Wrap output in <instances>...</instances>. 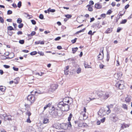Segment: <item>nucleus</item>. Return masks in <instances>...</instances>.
I'll use <instances>...</instances> for the list:
<instances>
[{
    "label": "nucleus",
    "mask_w": 132,
    "mask_h": 132,
    "mask_svg": "<svg viewBox=\"0 0 132 132\" xmlns=\"http://www.w3.org/2000/svg\"><path fill=\"white\" fill-rule=\"evenodd\" d=\"M106 14H102L100 16L102 17H103L104 18H105L106 16Z\"/></svg>",
    "instance_id": "64"
},
{
    "label": "nucleus",
    "mask_w": 132,
    "mask_h": 132,
    "mask_svg": "<svg viewBox=\"0 0 132 132\" xmlns=\"http://www.w3.org/2000/svg\"><path fill=\"white\" fill-rule=\"evenodd\" d=\"M121 30V29L119 27L118 28L117 30V32H119Z\"/></svg>",
    "instance_id": "60"
},
{
    "label": "nucleus",
    "mask_w": 132,
    "mask_h": 132,
    "mask_svg": "<svg viewBox=\"0 0 132 132\" xmlns=\"http://www.w3.org/2000/svg\"><path fill=\"white\" fill-rule=\"evenodd\" d=\"M36 34V32H35L34 31H32L31 33V36H33Z\"/></svg>",
    "instance_id": "57"
},
{
    "label": "nucleus",
    "mask_w": 132,
    "mask_h": 132,
    "mask_svg": "<svg viewBox=\"0 0 132 132\" xmlns=\"http://www.w3.org/2000/svg\"><path fill=\"white\" fill-rule=\"evenodd\" d=\"M112 31V30L111 28H109L105 31V33L106 34H108L110 33Z\"/></svg>",
    "instance_id": "19"
},
{
    "label": "nucleus",
    "mask_w": 132,
    "mask_h": 132,
    "mask_svg": "<svg viewBox=\"0 0 132 132\" xmlns=\"http://www.w3.org/2000/svg\"><path fill=\"white\" fill-rule=\"evenodd\" d=\"M26 121L28 123H30L31 122V121L30 120V117H28V119H27Z\"/></svg>",
    "instance_id": "41"
},
{
    "label": "nucleus",
    "mask_w": 132,
    "mask_h": 132,
    "mask_svg": "<svg viewBox=\"0 0 132 132\" xmlns=\"http://www.w3.org/2000/svg\"><path fill=\"white\" fill-rule=\"evenodd\" d=\"M116 86L119 89H123L125 87L123 81L122 80H119L116 84Z\"/></svg>",
    "instance_id": "3"
},
{
    "label": "nucleus",
    "mask_w": 132,
    "mask_h": 132,
    "mask_svg": "<svg viewBox=\"0 0 132 132\" xmlns=\"http://www.w3.org/2000/svg\"><path fill=\"white\" fill-rule=\"evenodd\" d=\"M12 32H11L10 31H8V33L10 36H11L12 34Z\"/></svg>",
    "instance_id": "62"
},
{
    "label": "nucleus",
    "mask_w": 132,
    "mask_h": 132,
    "mask_svg": "<svg viewBox=\"0 0 132 132\" xmlns=\"http://www.w3.org/2000/svg\"><path fill=\"white\" fill-rule=\"evenodd\" d=\"M53 127H54L55 128L57 129H60V128L59 126H58V124L57 123H55L53 125Z\"/></svg>",
    "instance_id": "22"
},
{
    "label": "nucleus",
    "mask_w": 132,
    "mask_h": 132,
    "mask_svg": "<svg viewBox=\"0 0 132 132\" xmlns=\"http://www.w3.org/2000/svg\"><path fill=\"white\" fill-rule=\"evenodd\" d=\"M4 117L6 118V119L8 120H11V116L10 115H6L5 116H4Z\"/></svg>",
    "instance_id": "15"
},
{
    "label": "nucleus",
    "mask_w": 132,
    "mask_h": 132,
    "mask_svg": "<svg viewBox=\"0 0 132 132\" xmlns=\"http://www.w3.org/2000/svg\"><path fill=\"white\" fill-rule=\"evenodd\" d=\"M65 16L68 18H70L72 17V15H71L67 14L65 15Z\"/></svg>",
    "instance_id": "40"
},
{
    "label": "nucleus",
    "mask_w": 132,
    "mask_h": 132,
    "mask_svg": "<svg viewBox=\"0 0 132 132\" xmlns=\"http://www.w3.org/2000/svg\"><path fill=\"white\" fill-rule=\"evenodd\" d=\"M86 7H88V10L89 11H93V8L91 7V5H87Z\"/></svg>",
    "instance_id": "21"
},
{
    "label": "nucleus",
    "mask_w": 132,
    "mask_h": 132,
    "mask_svg": "<svg viewBox=\"0 0 132 132\" xmlns=\"http://www.w3.org/2000/svg\"><path fill=\"white\" fill-rule=\"evenodd\" d=\"M49 122V120L48 119L46 118H44L43 120V122L44 123H47Z\"/></svg>",
    "instance_id": "13"
},
{
    "label": "nucleus",
    "mask_w": 132,
    "mask_h": 132,
    "mask_svg": "<svg viewBox=\"0 0 132 132\" xmlns=\"http://www.w3.org/2000/svg\"><path fill=\"white\" fill-rule=\"evenodd\" d=\"M107 107L108 109V110L107 111V114H108L110 113L111 112V110H110L109 109V105L107 106Z\"/></svg>",
    "instance_id": "32"
},
{
    "label": "nucleus",
    "mask_w": 132,
    "mask_h": 132,
    "mask_svg": "<svg viewBox=\"0 0 132 132\" xmlns=\"http://www.w3.org/2000/svg\"><path fill=\"white\" fill-rule=\"evenodd\" d=\"M35 93H37L38 94H42V92L40 91L39 90H37L35 92Z\"/></svg>",
    "instance_id": "61"
},
{
    "label": "nucleus",
    "mask_w": 132,
    "mask_h": 132,
    "mask_svg": "<svg viewBox=\"0 0 132 132\" xmlns=\"http://www.w3.org/2000/svg\"><path fill=\"white\" fill-rule=\"evenodd\" d=\"M4 67L6 68H10V66L7 65H4Z\"/></svg>",
    "instance_id": "55"
},
{
    "label": "nucleus",
    "mask_w": 132,
    "mask_h": 132,
    "mask_svg": "<svg viewBox=\"0 0 132 132\" xmlns=\"http://www.w3.org/2000/svg\"><path fill=\"white\" fill-rule=\"evenodd\" d=\"M69 97H67V102L66 103V104H69V105L71 104V102H70V101L69 100Z\"/></svg>",
    "instance_id": "25"
},
{
    "label": "nucleus",
    "mask_w": 132,
    "mask_h": 132,
    "mask_svg": "<svg viewBox=\"0 0 132 132\" xmlns=\"http://www.w3.org/2000/svg\"><path fill=\"white\" fill-rule=\"evenodd\" d=\"M13 70L15 71H18L19 69L18 68H15L14 67H13Z\"/></svg>",
    "instance_id": "56"
},
{
    "label": "nucleus",
    "mask_w": 132,
    "mask_h": 132,
    "mask_svg": "<svg viewBox=\"0 0 132 132\" xmlns=\"http://www.w3.org/2000/svg\"><path fill=\"white\" fill-rule=\"evenodd\" d=\"M6 88L5 87L1 86H0V90L2 92H4Z\"/></svg>",
    "instance_id": "16"
},
{
    "label": "nucleus",
    "mask_w": 132,
    "mask_h": 132,
    "mask_svg": "<svg viewBox=\"0 0 132 132\" xmlns=\"http://www.w3.org/2000/svg\"><path fill=\"white\" fill-rule=\"evenodd\" d=\"M69 105L68 104L64 103L62 111H67L69 110Z\"/></svg>",
    "instance_id": "5"
},
{
    "label": "nucleus",
    "mask_w": 132,
    "mask_h": 132,
    "mask_svg": "<svg viewBox=\"0 0 132 132\" xmlns=\"http://www.w3.org/2000/svg\"><path fill=\"white\" fill-rule=\"evenodd\" d=\"M12 11L10 10H9L7 12V14L8 15H9L11 14L12 13Z\"/></svg>",
    "instance_id": "47"
},
{
    "label": "nucleus",
    "mask_w": 132,
    "mask_h": 132,
    "mask_svg": "<svg viewBox=\"0 0 132 132\" xmlns=\"http://www.w3.org/2000/svg\"><path fill=\"white\" fill-rule=\"evenodd\" d=\"M127 21V20L126 19H124L120 23L121 24H125Z\"/></svg>",
    "instance_id": "38"
},
{
    "label": "nucleus",
    "mask_w": 132,
    "mask_h": 132,
    "mask_svg": "<svg viewBox=\"0 0 132 132\" xmlns=\"http://www.w3.org/2000/svg\"><path fill=\"white\" fill-rule=\"evenodd\" d=\"M75 126L76 127H77V126L79 127H83V125H82V124H79V123L78 122V121H75Z\"/></svg>",
    "instance_id": "11"
},
{
    "label": "nucleus",
    "mask_w": 132,
    "mask_h": 132,
    "mask_svg": "<svg viewBox=\"0 0 132 132\" xmlns=\"http://www.w3.org/2000/svg\"><path fill=\"white\" fill-rule=\"evenodd\" d=\"M27 99L28 101L30 102L31 104L34 103L35 100V96L33 94L28 95Z\"/></svg>",
    "instance_id": "4"
},
{
    "label": "nucleus",
    "mask_w": 132,
    "mask_h": 132,
    "mask_svg": "<svg viewBox=\"0 0 132 132\" xmlns=\"http://www.w3.org/2000/svg\"><path fill=\"white\" fill-rule=\"evenodd\" d=\"M72 51H73V53L74 54L75 53L76 51L78 49L77 47H75L74 48H72Z\"/></svg>",
    "instance_id": "24"
},
{
    "label": "nucleus",
    "mask_w": 132,
    "mask_h": 132,
    "mask_svg": "<svg viewBox=\"0 0 132 132\" xmlns=\"http://www.w3.org/2000/svg\"><path fill=\"white\" fill-rule=\"evenodd\" d=\"M0 21L2 23H3L4 22V19L1 16H0Z\"/></svg>",
    "instance_id": "50"
},
{
    "label": "nucleus",
    "mask_w": 132,
    "mask_h": 132,
    "mask_svg": "<svg viewBox=\"0 0 132 132\" xmlns=\"http://www.w3.org/2000/svg\"><path fill=\"white\" fill-rule=\"evenodd\" d=\"M61 37H57L55 38V40L56 41L58 40L61 39Z\"/></svg>",
    "instance_id": "53"
},
{
    "label": "nucleus",
    "mask_w": 132,
    "mask_h": 132,
    "mask_svg": "<svg viewBox=\"0 0 132 132\" xmlns=\"http://www.w3.org/2000/svg\"><path fill=\"white\" fill-rule=\"evenodd\" d=\"M22 21V20L21 18H18V19L17 22L19 23H20Z\"/></svg>",
    "instance_id": "34"
},
{
    "label": "nucleus",
    "mask_w": 132,
    "mask_h": 132,
    "mask_svg": "<svg viewBox=\"0 0 132 132\" xmlns=\"http://www.w3.org/2000/svg\"><path fill=\"white\" fill-rule=\"evenodd\" d=\"M85 29V28H84L83 29H82V30H80L78 31H77V32L76 33V34H79V33L82 32H83Z\"/></svg>",
    "instance_id": "31"
},
{
    "label": "nucleus",
    "mask_w": 132,
    "mask_h": 132,
    "mask_svg": "<svg viewBox=\"0 0 132 132\" xmlns=\"http://www.w3.org/2000/svg\"><path fill=\"white\" fill-rule=\"evenodd\" d=\"M25 106L26 107V110H27L28 109H29V105L28 104H25Z\"/></svg>",
    "instance_id": "37"
},
{
    "label": "nucleus",
    "mask_w": 132,
    "mask_h": 132,
    "mask_svg": "<svg viewBox=\"0 0 132 132\" xmlns=\"http://www.w3.org/2000/svg\"><path fill=\"white\" fill-rule=\"evenodd\" d=\"M7 29L8 30H14L13 28L11 26L8 27L7 28Z\"/></svg>",
    "instance_id": "27"
},
{
    "label": "nucleus",
    "mask_w": 132,
    "mask_h": 132,
    "mask_svg": "<svg viewBox=\"0 0 132 132\" xmlns=\"http://www.w3.org/2000/svg\"><path fill=\"white\" fill-rule=\"evenodd\" d=\"M95 7L97 9H100L101 8L102 6L100 3H98L95 4Z\"/></svg>",
    "instance_id": "12"
},
{
    "label": "nucleus",
    "mask_w": 132,
    "mask_h": 132,
    "mask_svg": "<svg viewBox=\"0 0 132 132\" xmlns=\"http://www.w3.org/2000/svg\"><path fill=\"white\" fill-rule=\"evenodd\" d=\"M85 113L84 112H82V114L83 115V119H86L87 118V117Z\"/></svg>",
    "instance_id": "23"
},
{
    "label": "nucleus",
    "mask_w": 132,
    "mask_h": 132,
    "mask_svg": "<svg viewBox=\"0 0 132 132\" xmlns=\"http://www.w3.org/2000/svg\"><path fill=\"white\" fill-rule=\"evenodd\" d=\"M110 58L109 54V53H107V60L108 61Z\"/></svg>",
    "instance_id": "49"
},
{
    "label": "nucleus",
    "mask_w": 132,
    "mask_h": 132,
    "mask_svg": "<svg viewBox=\"0 0 132 132\" xmlns=\"http://www.w3.org/2000/svg\"><path fill=\"white\" fill-rule=\"evenodd\" d=\"M112 11L111 10H109L107 12L106 14H110Z\"/></svg>",
    "instance_id": "42"
},
{
    "label": "nucleus",
    "mask_w": 132,
    "mask_h": 132,
    "mask_svg": "<svg viewBox=\"0 0 132 132\" xmlns=\"http://www.w3.org/2000/svg\"><path fill=\"white\" fill-rule=\"evenodd\" d=\"M64 103L63 102H59L57 105V107L61 109L62 110V109L63 108V106Z\"/></svg>",
    "instance_id": "9"
},
{
    "label": "nucleus",
    "mask_w": 132,
    "mask_h": 132,
    "mask_svg": "<svg viewBox=\"0 0 132 132\" xmlns=\"http://www.w3.org/2000/svg\"><path fill=\"white\" fill-rule=\"evenodd\" d=\"M81 71V69L80 68H78L76 72L77 73H79Z\"/></svg>",
    "instance_id": "35"
},
{
    "label": "nucleus",
    "mask_w": 132,
    "mask_h": 132,
    "mask_svg": "<svg viewBox=\"0 0 132 132\" xmlns=\"http://www.w3.org/2000/svg\"><path fill=\"white\" fill-rule=\"evenodd\" d=\"M39 18L40 19H43L44 18L43 15L42 14H41L39 16Z\"/></svg>",
    "instance_id": "43"
},
{
    "label": "nucleus",
    "mask_w": 132,
    "mask_h": 132,
    "mask_svg": "<svg viewBox=\"0 0 132 132\" xmlns=\"http://www.w3.org/2000/svg\"><path fill=\"white\" fill-rule=\"evenodd\" d=\"M23 23H20V24L19 25L18 27L20 28H21L23 27Z\"/></svg>",
    "instance_id": "44"
},
{
    "label": "nucleus",
    "mask_w": 132,
    "mask_h": 132,
    "mask_svg": "<svg viewBox=\"0 0 132 132\" xmlns=\"http://www.w3.org/2000/svg\"><path fill=\"white\" fill-rule=\"evenodd\" d=\"M122 105V107L124 109L127 110L128 108L126 104H123Z\"/></svg>",
    "instance_id": "30"
},
{
    "label": "nucleus",
    "mask_w": 132,
    "mask_h": 132,
    "mask_svg": "<svg viewBox=\"0 0 132 132\" xmlns=\"http://www.w3.org/2000/svg\"><path fill=\"white\" fill-rule=\"evenodd\" d=\"M37 52H36V51H33V52H31L30 53V54L31 55H36V54H37Z\"/></svg>",
    "instance_id": "33"
},
{
    "label": "nucleus",
    "mask_w": 132,
    "mask_h": 132,
    "mask_svg": "<svg viewBox=\"0 0 132 132\" xmlns=\"http://www.w3.org/2000/svg\"><path fill=\"white\" fill-rule=\"evenodd\" d=\"M25 113L26 115H27L28 116V117H30L31 114L30 111L29 110V109H28L27 110Z\"/></svg>",
    "instance_id": "18"
},
{
    "label": "nucleus",
    "mask_w": 132,
    "mask_h": 132,
    "mask_svg": "<svg viewBox=\"0 0 132 132\" xmlns=\"http://www.w3.org/2000/svg\"><path fill=\"white\" fill-rule=\"evenodd\" d=\"M17 34L18 35H22V32L21 31H19L17 32Z\"/></svg>",
    "instance_id": "58"
},
{
    "label": "nucleus",
    "mask_w": 132,
    "mask_h": 132,
    "mask_svg": "<svg viewBox=\"0 0 132 132\" xmlns=\"http://www.w3.org/2000/svg\"><path fill=\"white\" fill-rule=\"evenodd\" d=\"M105 117H104L102 119H101L100 120L101 122L102 123L103 122L105 121Z\"/></svg>",
    "instance_id": "52"
},
{
    "label": "nucleus",
    "mask_w": 132,
    "mask_h": 132,
    "mask_svg": "<svg viewBox=\"0 0 132 132\" xmlns=\"http://www.w3.org/2000/svg\"><path fill=\"white\" fill-rule=\"evenodd\" d=\"M35 44H44V42L43 41H38L37 42H35Z\"/></svg>",
    "instance_id": "17"
},
{
    "label": "nucleus",
    "mask_w": 132,
    "mask_h": 132,
    "mask_svg": "<svg viewBox=\"0 0 132 132\" xmlns=\"http://www.w3.org/2000/svg\"><path fill=\"white\" fill-rule=\"evenodd\" d=\"M97 96L102 100H105L109 97V92L102 91H98L96 92Z\"/></svg>",
    "instance_id": "1"
},
{
    "label": "nucleus",
    "mask_w": 132,
    "mask_h": 132,
    "mask_svg": "<svg viewBox=\"0 0 132 132\" xmlns=\"http://www.w3.org/2000/svg\"><path fill=\"white\" fill-rule=\"evenodd\" d=\"M38 53L41 56H43L44 54V53L42 52H38Z\"/></svg>",
    "instance_id": "45"
},
{
    "label": "nucleus",
    "mask_w": 132,
    "mask_h": 132,
    "mask_svg": "<svg viewBox=\"0 0 132 132\" xmlns=\"http://www.w3.org/2000/svg\"><path fill=\"white\" fill-rule=\"evenodd\" d=\"M21 1H19L18 4V7L20 8V7L21 6Z\"/></svg>",
    "instance_id": "36"
},
{
    "label": "nucleus",
    "mask_w": 132,
    "mask_h": 132,
    "mask_svg": "<svg viewBox=\"0 0 132 132\" xmlns=\"http://www.w3.org/2000/svg\"><path fill=\"white\" fill-rule=\"evenodd\" d=\"M48 12L49 13V12L53 13L55 11V9H51V8H50L47 10Z\"/></svg>",
    "instance_id": "20"
},
{
    "label": "nucleus",
    "mask_w": 132,
    "mask_h": 132,
    "mask_svg": "<svg viewBox=\"0 0 132 132\" xmlns=\"http://www.w3.org/2000/svg\"><path fill=\"white\" fill-rule=\"evenodd\" d=\"M18 78H16L15 79V80H16V81H14L15 83L16 84H17L18 83Z\"/></svg>",
    "instance_id": "59"
},
{
    "label": "nucleus",
    "mask_w": 132,
    "mask_h": 132,
    "mask_svg": "<svg viewBox=\"0 0 132 132\" xmlns=\"http://www.w3.org/2000/svg\"><path fill=\"white\" fill-rule=\"evenodd\" d=\"M19 43L21 44H23L24 43V40H20L19 42Z\"/></svg>",
    "instance_id": "39"
},
{
    "label": "nucleus",
    "mask_w": 132,
    "mask_h": 132,
    "mask_svg": "<svg viewBox=\"0 0 132 132\" xmlns=\"http://www.w3.org/2000/svg\"><path fill=\"white\" fill-rule=\"evenodd\" d=\"M57 87L58 85H57L55 84H52L51 85L50 90L52 92H54L57 88Z\"/></svg>",
    "instance_id": "6"
},
{
    "label": "nucleus",
    "mask_w": 132,
    "mask_h": 132,
    "mask_svg": "<svg viewBox=\"0 0 132 132\" xmlns=\"http://www.w3.org/2000/svg\"><path fill=\"white\" fill-rule=\"evenodd\" d=\"M11 55H12V56H10V57H7L6 58L7 59H11L14 56V54L13 53H10V56Z\"/></svg>",
    "instance_id": "29"
},
{
    "label": "nucleus",
    "mask_w": 132,
    "mask_h": 132,
    "mask_svg": "<svg viewBox=\"0 0 132 132\" xmlns=\"http://www.w3.org/2000/svg\"><path fill=\"white\" fill-rule=\"evenodd\" d=\"M122 75V74L121 73H118L117 74H115L114 75V77L117 79H118L120 78Z\"/></svg>",
    "instance_id": "10"
},
{
    "label": "nucleus",
    "mask_w": 132,
    "mask_h": 132,
    "mask_svg": "<svg viewBox=\"0 0 132 132\" xmlns=\"http://www.w3.org/2000/svg\"><path fill=\"white\" fill-rule=\"evenodd\" d=\"M31 21L32 24L35 25L36 24V22L35 20H31Z\"/></svg>",
    "instance_id": "51"
},
{
    "label": "nucleus",
    "mask_w": 132,
    "mask_h": 132,
    "mask_svg": "<svg viewBox=\"0 0 132 132\" xmlns=\"http://www.w3.org/2000/svg\"><path fill=\"white\" fill-rule=\"evenodd\" d=\"M72 117V115L71 113H70L68 118V121L69 122L71 120V118Z\"/></svg>",
    "instance_id": "26"
},
{
    "label": "nucleus",
    "mask_w": 132,
    "mask_h": 132,
    "mask_svg": "<svg viewBox=\"0 0 132 132\" xmlns=\"http://www.w3.org/2000/svg\"><path fill=\"white\" fill-rule=\"evenodd\" d=\"M59 111L53 110H50L49 111L50 114L52 117L55 118L59 116L58 112Z\"/></svg>",
    "instance_id": "2"
},
{
    "label": "nucleus",
    "mask_w": 132,
    "mask_h": 132,
    "mask_svg": "<svg viewBox=\"0 0 132 132\" xmlns=\"http://www.w3.org/2000/svg\"><path fill=\"white\" fill-rule=\"evenodd\" d=\"M101 51H102L101 53H102V55L101 54V53H100L99 55L98 56V59L99 60H101L103 58V48L102 49V48L101 50Z\"/></svg>",
    "instance_id": "7"
},
{
    "label": "nucleus",
    "mask_w": 132,
    "mask_h": 132,
    "mask_svg": "<svg viewBox=\"0 0 132 132\" xmlns=\"http://www.w3.org/2000/svg\"><path fill=\"white\" fill-rule=\"evenodd\" d=\"M98 114L101 117L103 116L105 114V112L104 109H101L98 112Z\"/></svg>",
    "instance_id": "8"
},
{
    "label": "nucleus",
    "mask_w": 132,
    "mask_h": 132,
    "mask_svg": "<svg viewBox=\"0 0 132 132\" xmlns=\"http://www.w3.org/2000/svg\"><path fill=\"white\" fill-rule=\"evenodd\" d=\"M111 4L112 6H114L115 5L116 3L115 2H113Z\"/></svg>",
    "instance_id": "63"
},
{
    "label": "nucleus",
    "mask_w": 132,
    "mask_h": 132,
    "mask_svg": "<svg viewBox=\"0 0 132 132\" xmlns=\"http://www.w3.org/2000/svg\"><path fill=\"white\" fill-rule=\"evenodd\" d=\"M130 99L128 97H126L125 99V101L126 102H128V103L130 102Z\"/></svg>",
    "instance_id": "28"
},
{
    "label": "nucleus",
    "mask_w": 132,
    "mask_h": 132,
    "mask_svg": "<svg viewBox=\"0 0 132 132\" xmlns=\"http://www.w3.org/2000/svg\"><path fill=\"white\" fill-rule=\"evenodd\" d=\"M44 74V73H42V72H41L40 73H36V75H38L39 76H42V74Z\"/></svg>",
    "instance_id": "54"
},
{
    "label": "nucleus",
    "mask_w": 132,
    "mask_h": 132,
    "mask_svg": "<svg viewBox=\"0 0 132 132\" xmlns=\"http://www.w3.org/2000/svg\"><path fill=\"white\" fill-rule=\"evenodd\" d=\"M64 74L65 75H67L68 74L69 70H65L64 71Z\"/></svg>",
    "instance_id": "48"
},
{
    "label": "nucleus",
    "mask_w": 132,
    "mask_h": 132,
    "mask_svg": "<svg viewBox=\"0 0 132 132\" xmlns=\"http://www.w3.org/2000/svg\"><path fill=\"white\" fill-rule=\"evenodd\" d=\"M77 39V38H75L74 39L71 40V42L73 44H74L76 42Z\"/></svg>",
    "instance_id": "46"
},
{
    "label": "nucleus",
    "mask_w": 132,
    "mask_h": 132,
    "mask_svg": "<svg viewBox=\"0 0 132 132\" xmlns=\"http://www.w3.org/2000/svg\"><path fill=\"white\" fill-rule=\"evenodd\" d=\"M52 103H49L47 104L44 107V110H45L46 109L48 108H50L51 106V105Z\"/></svg>",
    "instance_id": "14"
}]
</instances>
